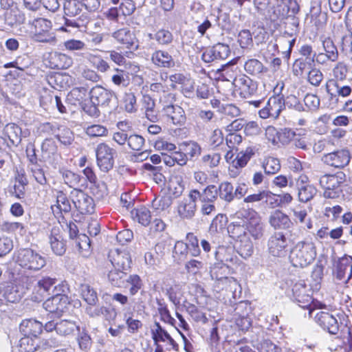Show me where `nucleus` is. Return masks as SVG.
<instances>
[{
	"label": "nucleus",
	"mask_w": 352,
	"mask_h": 352,
	"mask_svg": "<svg viewBox=\"0 0 352 352\" xmlns=\"http://www.w3.org/2000/svg\"><path fill=\"white\" fill-rule=\"evenodd\" d=\"M236 215L239 220L228 225V232L236 241L238 253L247 258L254 252L251 238L257 240L263 236L264 224L260 214L252 208L241 210Z\"/></svg>",
	"instance_id": "1"
},
{
	"label": "nucleus",
	"mask_w": 352,
	"mask_h": 352,
	"mask_svg": "<svg viewBox=\"0 0 352 352\" xmlns=\"http://www.w3.org/2000/svg\"><path fill=\"white\" fill-rule=\"evenodd\" d=\"M316 247L311 241H298L292 249L289 260L294 267H305L316 258Z\"/></svg>",
	"instance_id": "2"
},
{
	"label": "nucleus",
	"mask_w": 352,
	"mask_h": 352,
	"mask_svg": "<svg viewBox=\"0 0 352 352\" xmlns=\"http://www.w3.org/2000/svg\"><path fill=\"white\" fill-rule=\"evenodd\" d=\"M15 257L21 267L30 271H38L46 265L45 257L30 248L19 250Z\"/></svg>",
	"instance_id": "3"
},
{
	"label": "nucleus",
	"mask_w": 352,
	"mask_h": 352,
	"mask_svg": "<svg viewBox=\"0 0 352 352\" xmlns=\"http://www.w3.org/2000/svg\"><path fill=\"white\" fill-rule=\"evenodd\" d=\"M151 332L157 352L178 351L179 346L177 342L158 322H155Z\"/></svg>",
	"instance_id": "4"
},
{
	"label": "nucleus",
	"mask_w": 352,
	"mask_h": 352,
	"mask_svg": "<svg viewBox=\"0 0 352 352\" xmlns=\"http://www.w3.org/2000/svg\"><path fill=\"white\" fill-rule=\"evenodd\" d=\"M32 28L30 33L32 40L50 45L56 44V38L55 33L52 32L50 21L43 18L36 19L32 23Z\"/></svg>",
	"instance_id": "5"
},
{
	"label": "nucleus",
	"mask_w": 352,
	"mask_h": 352,
	"mask_svg": "<svg viewBox=\"0 0 352 352\" xmlns=\"http://www.w3.org/2000/svg\"><path fill=\"white\" fill-rule=\"evenodd\" d=\"M289 241L285 234L276 232L267 239V249L268 254L274 258H283L287 255Z\"/></svg>",
	"instance_id": "6"
},
{
	"label": "nucleus",
	"mask_w": 352,
	"mask_h": 352,
	"mask_svg": "<svg viewBox=\"0 0 352 352\" xmlns=\"http://www.w3.org/2000/svg\"><path fill=\"white\" fill-rule=\"evenodd\" d=\"M292 290L293 300L297 302L300 307L308 309L309 314H311L312 312L311 308L312 297L309 286L306 285L304 280H300L293 285Z\"/></svg>",
	"instance_id": "7"
},
{
	"label": "nucleus",
	"mask_w": 352,
	"mask_h": 352,
	"mask_svg": "<svg viewBox=\"0 0 352 352\" xmlns=\"http://www.w3.org/2000/svg\"><path fill=\"white\" fill-rule=\"evenodd\" d=\"M322 44L324 52L314 53L311 61L319 65H326L329 61H337L338 51L333 41L330 38H325L322 40Z\"/></svg>",
	"instance_id": "8"
},
{
	"label": "nucleus",
	"mask_w": 352,
	"mask_h": 352,
	"mask_svg": "<svg viewBox=\"0 0 352 352\" xmlns=\"http://www.w3.org/2000/svg\"><path fill=\"white\" fill-rule=\"evenodd\" d=\"M70 199L80 213L90 214L94 212V199L84 191L74 188L71 191Z\"/></svg>",
	"instance_id": "9"
},
{
	"label": "nucleus",
	"mask_w": 352,
	"mask_h": 352,
	"mask_svg": "<svg viewBox=\"0 0 352 352\" xmlns=\"http://www.w3.org/2000/svg\"><path fill=\"white\" fill-rule=\"evenodd\" d=\"M96 154L98 166L102 171L107 173L113 168L115 151L112 148L105 143L99 144Z\"/></svg>",
	"instance_id": "10"
},
{
	"label": "nucleus",
	"mask_w": 352,
	"mask_h": 352,
	"mask_svg": "<svg viewBox=\"0 0 352 352\" xmlns=\"http://www.w3.org/2000/svg\"><path fill=\"white\" fill-rule=\"evenodd\" d=\"M233 85L240 96L243 98L253 96L257 90V82L245 74L234 78Z\"/></svg>",
	"instance_id": "11"
},
{
	"label": "nucleus",
	"mask_w": 352,
	"mask_h": 352,
	"mask_svg": "<svg viewBox=\"0 0 352 352\" xmlns=\"http://www.w3.org/2000/svg\"><path fill=\"white\" fill-rule=\"evenodd\" d=\"M285 107V102L283 97L276 96L270 98L265 106L258 111L259 116L263 119L270 117L276 118Z\"/></svg>",
	"instance_id": "12"
},
{
	"label": "nucleus",
	"mask_w": 352,
	"mask_h": 352,
	"mask_svg": "<svg viewBox=\"0 0 352 352\" xmlns=\"http://www.w3.org/2000/svg\"><path fill=\"white\" fill-rule=\"evenodd\" d=\"M69 298L65 294H56L43 302V308L50 313L61 315L67 309Z\"/></svg>",
	"instance_id": "13"
},
{
	"label": "nucleus",
	"mask_w": 352,
	"mask_h": 352,
	"mask_svg": "<svg viewBox=\"0 0 352 352\" xmlns=\"http://www.w3.org/2000/svg\"><path fill=\"white\" fill-rule=\"evenodd\" d=\"M43 130L54 134L60 143L65 146L72 145L74 140L73 132L65 126L57 127L52 124L45 123L43 125Z\"/></svg>",
	"instance_id": "14"
},
{
	"label": "nucleus",
	"mask_w": 352,
	"mask_h": 352,
	"mask_svg": "<svg viewBox=\"0 0 352 352\" xmlns=\"http://www.w3.org/2000/svg\"><path fill=\"white\" fill-rule=\"evenodd\" d=\"M171 87L177 88V85H180L181 91L186 98H192L194 95L195 82L192 79L182 74H175L169 76Z\"/></svg>",
	"instance_id": "15"
},
{
	"label": "nucleus",
	"mask_w": 352,
	"mask_h": 352,
	"mask_svg": "<svg viewBox=\"0 0 352 352\" xmlns=\"http://www.w3.org/2000/svg\"><path fill=\"white\" fill-rule=\"evenodd\" d=\"M230 50L228 45L217 43L212 47H208L203 52L201 58L206 63L214 60H223L228 57Z\"/></svg>",
	"instance_id": "16"
},
{
	"label": "nucleus",
	"mask_w": 352,
	"mask_h": 352,
	"mask_svg": "<svg viewBox=\"0 0 352 352\" xmlns=\"http://www.w3.org/2000/svg\"><path fill=\"white\" fill-rule=\"evenodd\" d=\"M109 258L114 268L127 271L130 268L131 258L129 252L125 250H111Z\"/></svg>",
	"instance_id": "17"
},
{
	"label": "nucleus",
	"mask_w": 352,
	"mask_h": 352,
	"mask_svg": "<svg viewBox=\"0 0 352 352\" xmlns=\"http://www.w3.org/2000/svg\"><path fill=\"white\" fill-rule=\"evenodd\" d=\"M56 283V279L50 277H43L38 280L34 286L32 292V299L34 301H41L49 294L52 286Z\"/></svg>",
	"instance_id": "18"
},
{
	"label": "nucleus",
	"mask_w": 352,
	"mask_h": 352,
	"mask_svg": "<svg viewBox=\"0 0 352 352\" xmlns=\"http://www.w3.org/2000/svg\"><path fill=\"white\" fill-rule=\"evenodd\" d=\"M60 226H54L49 235V242L52 250L58 256L63 255L66 250L65 243L62 236Z\"/></svg>",
	"instance_id": "19"
},
{
	"label": "nucleus",
	"mask_w": 352,
	"mask_h": 352,
	"mask_svg": "<svg viewBox=\"0 0 352 352\" xmlns=\"http://www.w3.org/2000/svg\"><path fill=\"white\" fill-rule=\"evenodd\" d=\"M324 162L336 168H342L347 165L350 161L349 152L342 149L328 153L323 157Z\"/></svg>",
	"instance_id": "20"
},
{
	"label": "nucleus",
	"mask_w": 352,
	"mask_h": 352,
	"mask_svg": "<svg viewBox=\"0 0 352 352\" xmlns=\"http://www.w3.org/2000/svg\"><path fill=\"white\" fill-rule=\"evenodd\" d=\"M112 36L129 50H136L138 48L135 34L127 28H122L114 32Z\"/></svg>",
	"instance_id": "21"
},
{
	"label": "nucleus",
	"mask_w": 352,
	"mask_h": 352,
	"mask_svg": "<svg viewBox=\"0 0 352 352\" xmlns=\"http://www.w3.org/2000/svg\"><path fill=\"white\" fill-rule=\"evenodd\" d=\"M269 223L276 230H286L292 225L289 217L280 210H275L271 212Z\"/></svg>",
	"instance_id": "22"
},
{
	"label": "nucleus",
	"mask_w": 352,
	"mask_h": 352,
	"mask_svg": "<svg viewBox=\"0 0 352 352\" xmlns=\"http://www.w3.org/2000/svg\"><path fill=\"white\" fill-rule=\"evenodd\" d=\"M318 324L331 334H336L338 323L335 317L327 312L320 311L316 316Z\"/></svg>",
	"instance_id": "23"
},
{
	"label": "nucleus",
	"mask_w": 352,
	"mask_h": 352,
	"mask_svg": "<svg viewBox=\"0 0 352 352\" xmlns=\"http://www.w3.org/2000/svg\"><path fill=\"white\" fill-rule=\"evenodd\" d=\"M336 278L346 279L347 282L352 277V256H345L339 259L336 265Z\"/></svg>",
	"instance_id": "24"
},
{
	"label": "nucleus",
	"mask_w": 352,
	"mask_h": 352,
	"mask_svg": "<svg viewBox=\"0 0 352 352\" xmlns=\"http://www.w3.org/2000/svg\"><path fill=\"white\" fill-rule=\"evenodd\" d=\"M89 94L91 102L95 105H107L112 98V94L101 86L93 87Z\"/></svg>",
	"instance_id": "25"
},
{
	"label": "nucleus",
	"mask_w": 352,
	"mask_h": 352,
	"mask_svg": "<svg viewBox=\"0 0 352 352\" xmlns=\"http://www.w3.org/2000/svg\"><path fill=\"white\" fill-rule=\"evenodd\" d=\"M151 62L159 67L171 68L175 65L173 56L166 51L157 50L151 55Z\"/></svg>",
	"instance_id": "26"
},
{
	"label": "nucleus",
	"mask_w": 352,
	"mask_h": 352,
	"mask_svg": "<svg viewBox=\"0 0 352 352\" xmlns=\"http://www.w3.org/2000/svg\"><path fill=\"white\" fill-rule=\"evenodd\" d=\"M20 331L23 336L37 337L43 331V324L34 319L23 320L20 324Z\"/></svg>",
	"instance_id": "27"
},
{
	"label": "nucleus",
	"mask_w": 352,
	"mask_h": 352,
	"mask_svg": "<svg viewBox=\"0 0 352 352\" xmlns=\"http://www.w3.org/2000/svg\"><path fill=\"white\" fill-rule=\"evenodd\" d=\"M56 204L52 206L54 214L67 213L72 210L70 200L63 191H58L56 195Z\"/></svg>",
	"instance_id": "28"
},
{
	"label": "nucleus",
	"mask_w": 352,
	"mask_h": 352,
	"mask_svg": "<svg viewBox=\"0 0 352 352\" xmlns=\"http://www.w3.org/2000/svg\"><path fill=\"white\" fill-rule=\"evenodd\" d=\"M163 113L171 120L173 124L182 126L186 122L185 111L177 104L168 108L163 111Z\"/></svg>",
	"instance_id": "29"
},
{
	"label": "nucleus",
	"mask_w": 352,
	"mask_h": 352,
	"mask_svg": "<svg viewBox=\"0 0 352 352\" xmlns=\"http://www.w3.org/2000/svg\"><path fill=\"white\" fill-rule=\"evenodd\" d=\"M243 68L247 74L256 77H260L267 71L263 63L256 58L248 59L244 63Z\"/></svg>",
	"instance_id": "30"
},
{
	"label": "nucleus",
	"mask_w": 352,
	"mask_h": 352,
	"mask_svg": "<svg viewBox=\"0 0 352 352\" xmlns=\"http://www.w3.org/2000/svg\"><path fill=\"white\" fill-rule=\"evenodd\" d=\"M327 91L331 96V98L336 96L346 97L351 92V87L342 85L334 80H329L326 85Z\"/></svg>",
	"instance_id": "31"
},
{
	"label": "nucleus",
	"mask_w": 352,
	"mask_h": 352,
	"mask_svg": "<svg viewBox=\"0 0 352 352\" xmlns=\"http://www.w3.org/2000/svg\"><path fill=\"white\" fill-rule=\"evenodd\" d=\"M4 135L12 145L18 146L21 141L22 130L18 125L9 123L4 128Z\"/></svg>",
	"instance_id": "32"
},
{
	"label": "nucleus",
	"mask_w": 352,
	"mask_h": 352,
	"mask_svg": "<svg viewBox=\"0 0 352 352\" xmlns=\"http://www.w3.org/2000/svg\"><path fill=\"white\" fill-rule=\"evenodd\" d=\"M23 292V287L10 283L5 287L3 296L8 302H16L22 298Z\"/></svg>",
	"instance_id": "33"
},
{
	"label": "nucleus",
	"mask_w": 352,
	"mask_h": 352,
	"mask_svg": "<svg viewBox=\"0 0 352 352\" xmlns=\"http://www.w3.org/2000/svg\"><path fill=\"white\" fill-rule=\"evenodd\" d=\"M53 67L58 69H65L70 67L73 64L72 58L64 53L54 52L51 56Z\"/></svg>",
	"instance_id": "34"
},
{
	"label": "nucleus",
	"mask_w": 352,
	"mask_h": 352,
	"mask_svg": "<svg viewBox=\"0 0 352 352\" xmlns=\"http://www.w3.org/2000/svg\"><path fill=\"white\" fill-rule=\"evenodd\" d=\"M179 149L182 151L188 160H193L201 154V147L195 142H183L179 144Z\"/></svg>",
	"instance_id": "35"
},
{
	"label": "nucleus",
	"mask_w": 352,
	"mask_h": 352,
	"mask_svg": "<svg viewBox=\"0 0 352 352\" xmlns=\"http://www.w3.org/2000/svg\"><path fill=\"white\" fill-rule=\"evenodd\" d=\"M126 271L114 268L108 274V280L115 287H125L126 280Z\"/></svg>",
	"instance_id": "36"
},
{
	"label": "nucleus",
	"mask_w": 352,
	"mask_h": 352,
	"mask_svg": "<svg viewBox=\"0 0 352 352\" xmlns=\"http://www.w3.org/2000/svg\"><path fill=\"white\" fill-rule=\"evenodd\" d=\"M75 331H79V327L74 321L69 320H61L58 322L56 333L60 336H68L72 335Z\"/></svg>",
	"instance_id": "37"
},
{
	"label": "nucleus",
	"mask_w": 352,
	"mask_h": 352,
	"mask_svg": "<svg viewBox=\"0 0 352 352\" xmlns=\"http://www.w3.org/2000/svg\"><path fill=\"white\" fill-rule=\"evenodd\" d=\"M234 186L230 182H223L217 187L218 197L226 203H230L234 200Z\"/></svg>",
	"instance_id": "38"
},
{
	"label": "nucleus",
	"mask_w": 352,
	"mask_h": 352,
	"mask_svg": "<svg viewBox=\"0 0 352 352\" xmlns=\"http://www.w3.org/2000/svg\"><path fill=\"white\" fill-rule=\"evenodd\" d=\"M196 208L197 205L190 204L184 199L179 202L177 211L181 218L188 219L194 217Z\"/></svg>",
	"instance_id": "39"
},
{
	"label": "nucleus",
	"mask_w": 352,
	"mask_h": 352,
	"mask_svg": "<svg viewBox=\"0 0 352 352\" xmlns=\"http://www.w3.org/2000/svg\"><path fill=\"white\" fill-rule=\"evenodd\" d=\"M38 346V338L24 336L19 342L18 348L20 352H34Z\"/></svg>",
	"instance_id": "40"
},
{
	"label": "nucleus",
	"mask_w": 352,
	"mask_h": 352,
	"mask_svg": "<svg viewBox=\"0 0 352 352\" xmlns=\"http://www.w3.org/2000/svg\"><path fill=\"white\" fill-rule=\"evenodd\" d=\"M131 214L133 220L137 221L144 226H147L151 223V212L146 207L134 209L131 211Z\"/></svg>",
	"instance_id": "41"
},
{
	"label": "nucleus",
	"mask_w": 352,
	"mask_h": 352,
	"mask_svg": "<svg viewBox=\"0 0 352 352\" xmlns=\"http://www.w3.org/2000/svg\"><path fill=\"white\" fill-rule=\"evenodd\" d=\"M168 195H170L171 197L177 198L179 197L184 190V185L182 178L179 177L171 178L168 182Z\"/></svg>",
	"instance_id": "42"
},
{
	"label": "nucleus",
	"mask_w": 352,
	"mask_h": 352,
	"mask_svg": "<svg viewBox=\"0 0 352 352\" xmlns=\"http://www.w3.org/2000/svg\"><path fill=\"white\" fill-rule=\"evenodd\" d=\"M6 10L5 17L8 24L14 25L23 21L24 16L15 4Z\"/></svg>",
	"instance_id": "43"
},
{
	"label": "nucleus",
	"mask_w": 352,
	"mask_h": 352,
	"mask_svg": "<svg viewBox=\"0 0 352 352\" xmlns=\"http://www.w3.org/2000/svg\"><path fill=\"white\" fill-rule=\"evenodd\" d=\"M298 190V200L302 203L311 201L316 195L317 189L314 185L301 186Z\"/></svg>",
	"instance_id": "44"
},
{
	"label": "nucleus",
	"mask_w": 352,
	"mask_h": 352,
	"mask_svg": "<svg viewBox=\"0 0 352 352\" xmlns=\"http://www.w3.org/2000/svg\"><path fill=\"white\" fill-rule=\"evenodd\" d=\"M173 203V197L165 195L155 198L152 201L153 208L157 212H161L167 210Z\"/></svg>",
	"instance_id": "45"
},
{
	"label": "nucleus",
	"mask_w": 352,
	"mask_h": 352,
	"mask_svg": "<svg viewBox=\"0 0 352 352\" xmlns=\"http://www.w3.org/2000/svg\"><path fill=\"white\" fill-rule=\"evenodd\" d=\"M280 163L278 159L268 157H266L263 162V168L265 173L267 175H274L280 169Z\"/></svg>",
	"instance_id": "46"
},
{
	"label": "nucleus",
	"mask_w": 352,
	"mask_h": 352,
	"mask_svg": "<svg viewBox=\"0 0 352 352\" xmlns=\"http://www.w3.org/2000/svg\"><path fill=\"white\" fill-rule=\"evenodd\" d=\"M87 90L85 87H74L69 93L67 100L73 104H80L86 98Z\"/></svg>",
	"instance_id": "47"
},
{
	"label": "nucleus",
	"mask_w": 352,
	"mask_h": 352,
	"mask_svg": "<svg viewBox=\"0 0 352 352\" xmlns=\"http://www.w3.org/2000/svg\"><path fill=\"white\" fill-rule=\"evenodd\" d=\"M320 186L325 190L338 189L341 182L335 175H323L320 179Z\"/></svg>",
	"instance_id": "48"
},
{
	"label": "nucleus",
	"mask_w": 352,
	"mask_h": 352,
	"mask_svg": "<svg viewBox=\"0 0 352 352\" xmlns=\"http://www.w3.org/2000/svg\"><path fill=\"white\" fill-rule=\"evenodd\" d=\"M81 295L83 299L90 305H94L98 302L96 292L89 285L82 284L80 286Z\"/></svg>",
	"instance_id": "49"
},
{
	"label": "nucleus",
	"mask_w": 352,
	"mask_h": 352,
	"mask_svg": "<svg viewBox=\"0 0 352 352\" xmlns=\"http://www.w3.org/2000/svg\"><path fill=\"white\" fill-rule=\"evenodd\" d=\"M188 253L192 257L200 255L201 250L199 246V240L192 233H188L186 236Z\"/></svg>",
	"instance_id": "50"
},
{
	"label": "nucleus",
	"mask_w": 352,
	"mask_h": 352,
	"mask_svg": "<svg viewBox=\"0 0 352 352\" xmlns=\"http://www.w3.org/2000/svg\"><path fill=\"white\" fill-rule=\"evenodd\" d=\"M88 60L98 72H106L110 69L109 63L100 55L89 54L87 56Z\"/></svg>",
	"instance_id": "51"
},
{
	"label": "nucleus",
	"mask_w": 352,
	"mask_h": 352,
	"mask_svg": "<svg viewBox=\"0 0 352 352\" xmlns=\"http://www.w3.org/2000/svg\"><path fill=\"white\" fill-rule=\"evenodd\" d=\"M1 230L8 233H18L24 235L26 230L21 223L12 221H3L1 225Z\"/></svg>",
	"instance_id": "52"
},
{
	"label": "nucleus",
	"mask_w": 352,
	"mask_h": 352,
	"mask_svg": "<svg viewBox=\"0 0 352 352\" xmlns=\"http://www.w3.org/2000/svg\"><path fill=\"white\" fill-rule=\"evenodd\" d=\"M188 248L186 243L183 241H177L173 250V257L178 262H182L188 258Z\"/></svg>",
	"instance_id": "53"
},
{
	"label": "nucleus",
	"mask_w": 352,
	"mask_h": 352,
	"mask_svg": "<svg viewBox=\"0 0 352 352\" xmlns=\"http://www.w3.org/2000/svg\"><path fill=\"white\" fill-rule=\"evenodd\" d=\"M82 3L78 0H68L64 3V11L69 16H76L80 13Z\"/></svg>",
	"instance_id": "54"
},
{
	"label": "nucleus",
	"mask_w": 352,
	"mask_h": 352,
	"mask_svg": "<svg viewBox=\"0 0 352 352\" xmlns=\"http://www.w3.org/2000/svg\"><path fill=\"white\" fill-rule=\"evenodd\" d=\"M78 251L82 256L87 257L91 252V241L86 234H80L77 239Z\"/></svg>",
	"instance_id": "55"
},
{
	"label": "nucleus",
	"mask_w": 352,
	"mask_h": 352,
	"mask_svg": "<svg viewBox=\"0 0 352 352\" xmlns=\"http://www.w3.org/2000/svg\"><path fill=\"white\" fill-rule=\"evenodd\" d=\"M154 38L159 45H168L173 40V34L168 30L160 29L154 35Z\"/></svg>",
	"instance_id": "56"
},
{
	"label": "nucleus",
	"mask_w": 352,
	"mask_h": 352,
	"mask_svg": "<svg viewBox=\"0 0 352 352\" xmlns=\"http://www.w3.org/2000/svg\"><path fill=\"white\" fill-rule=\"evenodd\" d=\"M27 184L28 181L26 177L23 175L19 174L15 179L12 193L14 194L17 198L21 199L24 195L25 186Z\"/></svg>",
	"instance_id": "57"
},
{
	"label": "nucleus",
	"mask_w": 352,
	"mask_h": 352,
	"mask_svg": "<svg viewBox=\"0 0 352 352\" xmlns=\"http://www.w3.org/2000/svg\"><path fill=\"white\" fill-rule=\"evenodd\" d=\"M157 311L162 321L170 325H175V320L170 316L167 306L161 301L157 302Z\"/></svg>",
	"instance_id": "58"
},
{
	"label": "nucleus",
	"mask_w": 352,
	"mask_h": 352,
	"mask_svg": "<svg viewBox=\"0 0 352 352\" xmlns=\"http://www.w3.org/2000/svg\"><path fill=\"white\" fill-rule=\"evenodd\" d=\"M126 283L131 285L129 292L132 296L136 294L142 285V280L140 276L137 274L127 275Z\"/></svg>",
	"instance_id": "59"
},
{
	"label": "nucleus",
	"mask_w": 352,
	"mask_h": 352,
	"mask_svg": "<svg viewBox=\"0 0 352 352\" xmlns=\"http://www.w3.org/2000/svg\"><path fill=\"white\" fill-rule=\"evenodd\" d=\"M202 194V201L214 202L218 197L217 187L215 185H208Z\"/></svg>",
	"instance_id": "60"
},
{
	"label": "nucleus",
	"mask_w": 352,
	"mask_h": 352,
	"mask_svg": "<svg viewBox=\"0 0 352 352\" xmlns=\"http://www.w3.org/2000/svg\"><path fill=\"white\" fill-rule=\"evenodd\" d=\"M176 101L175 95L173 93L164 91L160 96V104L162 107V112L168 108L175 105Z\"/></svg>",
	"instance_id": "61"
},
{
	"label": "nucleus",
	"mask_w": 352,
	"mask_h": 352,
	"mask_svg": "<svg viewBox=\"0 0 352 352\" xmlns=\"http://www.w3.org/2000/svg\"><path fill=\"white\" fill-rule=\"evenodd\" d=\"M86 133L90 137H102L107 134V129L100 124H93L86 128Z\"/></svg>",
	"instance_id": "62"
},
{
	"label": "nucleus",
	"mask_w": 352,
	"mask_h": 352,
	"mask_svg": "<svg viewBox=\"0 0 352 352\" xmlns=\"http://www.w3.org/2000/svg\"><path fill=\"white\" fill-rule=\"evenodd\" d=\"M322 80L323 74L319 69L314 67L307 74V80L315 87H318Z\"/></svg>",
	"instance_id": "63"
},
{
	"label": "nucleus",
	"mask_w": 352,
	"mask_h": 352,
	"mask_svg": "<svg viewBox=\"0 0 352 352\" xmlns=\"http://www.w3.org/2000/svg\"><path fill=\"white\" fill-rule=\"evenodd\" d=\"M77 342L79 348L85 352H87L92 344L91 337L85 331L80 332L77 336Z\"/></svg>",
	"instance_id": "64"
}]
</instances>
